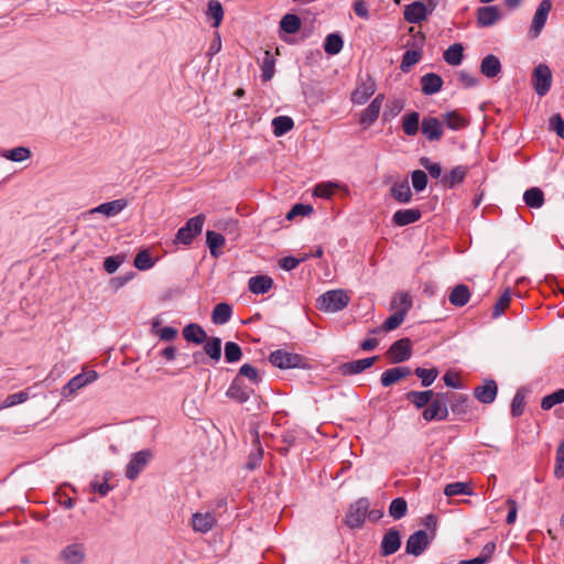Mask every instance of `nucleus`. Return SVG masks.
I'll return each mask as SVG.
<instances>
[{
    "label": "nucleus",
    "mask_w": 564,
    "mask_h": 564,
    "mask_svg": "<svg viewBox=\"0 0 564 564\" xmlns=\"http://www.w3.org/2000/svg\"><path fill=\"white\" fill-rule=\"evenodd\" d=\"M551 9V0H542L538 6L530 30L533 33L534 37L538 36L541 33L542 29L544 28Z\"/></svg>",
    "instance_id": "f3484780"
},
{
    "label": "nucleus",
    "mask_w": 564,
    "mask_h": 564,
    "mask_svg": "<svg viewBox=\"0 0 564 564\" xmlns=\"http://www.w3.org/2000/svg\"><path fill=\"white\" fill-rule=\"evenodd\" d=\"M524 405H525V394L523 392L522 389H519L512 401H511V415L513 417H518L520 415H522L523 411H524Z\"/></svg>",
    "instance_id": "6e6d98bb"
},
{
    "label": "nucleus",
    "mask_w": 564,
    "mask_h": 564,
    "mask_svg": "<svg viewBox=\"0 0 564 564\" xmlns=\"http://www.w3.org/2000/svg\"><path fill=\"white\" fill-rule=\"evenodd\" d=\"M419 162L420 165L429 172L432 178L441 180L443 177L440 163L432 162L427 156H422Z\"/></svg>",
    "instance_id": "bf43d9fd"
},
{
    "label": "nucleus",
    "mask_w": 564,
    "mask_h": 564,
    "mask_svg": "<svg viewBox=\"0 0 564 564\" xmlns=\"http://www.w3.org/2000/svg\"><path fill=\"white\" fill-rule=\"evenodd\" d=\"M532 85L540 97L545 96L550 91L552 86V72L546 64H539L533 68Z\"/></svg>",
    "instance_id": "0eeeda50"
},
{
    "label": "nucleus",
    "mask_w": 564,
    "mask_h": 564,
    "mask_svg": "<svg viewBox=\"0 0 564 564\" xmlns=\"http://www.w3.org/2000/svg\"><path fill=\"white\" fill-rule=\"evenodd\" d=\"M405 319V315L403 312H394L390 315L382 324L381 328L384 332H391L397 329Z\"/></svg>",
    "instance_id": "052dcab7"
},
{
    "label": "nucleus",
    "mask_w": 564,
    "mask_h": 564,
    "mask_svg": "<svg viewBox=\"0 0 564 564\" xmlns=\"http://www.w3.org/2000/svg\"><path fill=\"white\" fill-rule=\"evenodd\" d=\"M349 296L346 291L330 290L322 295H319L316 300V307L326 313H335L344 310L349 303Z\"/></svg>",
    "instance_id": "f257e3e1"
},
{
    "label": "nucleus",
    "mask_w": 564,
    "mask_h": 564,
    "mask_svg": "<svg viewBox=\"0 0 564 564\" xmlns=\"http://www.w3.org/2000/svg\"><path fill=\"white\" fill-rule=\"evenodd\" d=\"M275 58L270 51L264 52L263 61L261 64V78L263 82H269L274 75Z\"/></svg>",
    "instance_id": "a18cd8bd"
},
{
    "label": "nucleus",
    "mask_w": 564,
    "mask_h": 564,
    "mask_svg": "<svg viewBox=\"0 0 564 564\" xmlns=\"http://www.w3.org/2000/svg\"><path fill=\"white\" fill-rule=\"evenodd\" d=\"M301 19L293 13L285 14L280 21V29L288 34L296 33L301 29Z\"/></svg>",
    "instance_id": "c03bdc74"
},
{
    "label": "nucleus",
    "mask_w": 564,
    "mask_h": 564,
    "mask_svg": "<svg viewBox=\"0 0 564 564\" xmlns=\"http://www.w3.org/2000/svg\"><path fill=\"white\" fill-rule=\"evenodd\" d=\"M443 119L445 124L452 130H459L467 126V121L456 111L446 112Z\"/></svg>",
    "instance_id": "864d4df0"
},
{
    "label": "nucleus",
    "mask_w": 564,
    "mask_h": 564,
    "mask_svg": "<svg viewBox=\"0 0 564 564\" xmlns=\"http://www.w3.org/2000/svg\"><path fill=\"white\" fill-rule=\"evenodd\" d=\"M464 47L460 43H454L444 52L443 58L444 61L452 65L457 66L462 63L464 57Z\"/></svg>",
    "instance_id": "58836bf2"
},
{
    "label": "nucleus",
    "mask_w": 564,
    "mask_h": 564,
    "mask_svg": "<svg viewBox=\"0 0 564 564\" xmlns=\"http://www.w3.org/2000/svg\"><path fill=\"white\" fill-rule=\"evenodd\" d=\"M498 392V387L495 380H485L481 386L474 389L475 398L484 404H490L495 401Z\"/></svg>",
    "instance_id": "6ab92c4d"
},
{
    "label": "nucleus",
    "mask_w": 564,
    "mask_h": 564,
    "mask_svg": "<svg viewBox=\"0 0 564 564\" xmlns=\"http://www.w3.org/2000/svg\"><path fill=\"white\" fill-rule=\"evenodd\" d=\"M414 373L421 379L422 387L427 388L435 381L440 371L437 368L426 369L417 367L414 370Z\"/></svg>",
    "instance_id": "8fccbe9b"
},
{
    "label": "nucleus",
    "mask_w": 564,
    "mask_h": 564,
    "mask_svg": "<svg viewBox=\"0 0 564 564\" xmlns=\"http://www.w3.org/2000/svg\"><path fill=\"white\" fill-rule=\"evenodd\" d=\"M225 237L220 232H216L213 230H208L206 234V242L210 250V254L215 258L220 256V251L218 250L225 245Z\"/></svg>",
    "instance_id": "a19ab883"
},
{
    "label": "nucleus",
    "mask_w": 564,
    "mask_h": 564,
    "mask_svg": "<svg viewBox=\"0 0 564 564\" xmlns=\"http://www.w3.org/2000/svg\"><path fill=\"white\" fill-rule=\"evenodd\" d=\"M435 395L433 390L409 391L405 399L415 406V409H425Z\"/></svg>",
    "instance_id": "c85d7f7f"
},
{
    "label": "nucleus",
    "mask_w": 564,
    "mask_h": 564,
    "mask_svg": "<svg viewBox=\"0 0 564 564\" xmlns=\"http://www.w3.org/2000/svg\"><path fill=\"white\" fill-rule=\"evenodd\" d=\"M444 494L447 497L459 496V495H473V489L467 482H452L445 486Z\"/></svg>",
    "instance_id": "09e8293b"
},
{
    "label": "nucleus",
    "mask_w": 564,
    "mask_h": 564,
    "mask_svg": "<svg viewBox=\"0 0 564 564\" xmlns=\"http://www.w3.org/2000/svg\"><path fill=\"white\" fill-rule=\"evenodd\" d=\"M510 302H511V292L509 289H507L501 294V296L499 297L497 303L495 304L494 311H492V317L497 318L500 315H502L505 310L509 306Z\"/></svg>",
    "instance_id": "e2e57ef3"
},
{
    "label": "nucleus",
    "mask_w": 564,
    "mask_h": 564,
    "mask_svg": "<svg viewBox=\"0 0 564 564\" xmlns=\"http://www.w3.org/2000/svg\"><path fill=\"white\" fill-rule=\"evenodd\" d=\"M369 507L370 502L368 498L365 497L350 503L343 520L344 523L350 529L361 528L366 521Z\"/></svg>",
    "instance_id": "f03ea898"
},
{
    "label": "nucleus",
    "mask_w": 564,
    "mask_h": 564,
    "mask_svg": "<svg viewBox=\"0 0 564 564\" xmlns=\"http://www.w3.org/2000/svg\"><path fill=\"white\" fill-rule=\"evenodd\" d=\"M204 221L205 216L203 214L189 218L185 226L177 230L175 236V243H182L185 246L191 245L194 238L202 232Z\"/></svg>",
    "instance_id": "7ed1b4c3"
},
{
    "label": "nucleus",
    "mask_w": 564,
    "mask_h": 564,
    "mask_svg": "<svg viewBox=\"0 0 564 564\" xmlns=\"http://www.w3.org/2000/svg\"><path fill=\"white\" fill-rule=\"evenodd\" d=\"M390 195L395 202L400 204L410 203L412 199V192L408 181L404 180L402 182L393 183L390 188Z\"/></svg>",
    "instance_id": "cd10ccee"
},
{
    "label": "nucleus",
    "mask_w": 564,
    "mask_h": 564,
    "mask_svg": "<svg viewBox=\"0 0 564 564\" xmlns=\"http://www.w3.org/2000/svg\"><path fill=\"white\" fill-rule=\"evenodd\" d=\"M378 357H368L364 359L352 360L348 362H344L339 366V372L343 376H352L365 371L366 369L373 366L377 361Z\"/></svg>",
    "instance_id": "a211bd4d"
},
{
    "label": "nucleus",
    "mask_w": 564,
    "mask_h": 564,
    "mask_svg": "<svg viewBox=\"0 0 564 564\" xmlns=\"http://www.w3.org/2000/svg\"><path fill=\"white\" fill-rule=\"evenodd\" d=\"M468 172V166L457 165L453 167L448 173L443 175L441 178V184L445 188H454L456 185L462 184L465 181Z\"/></svg>",
    "instance_id": "aec40b11"
},
{
    "label": "nucleus",
    "mask_w": 564,
    "mask_h": 564,
    "mask_svg": "<svg viewBox=\"0 0 564 564\" xmlns=\"http://www.w3.org/2000/svg\"><path fill=\"white\" fill-rule=\"evenodd\" d=\"M401 546V535L395 528H391L383 535L380 544V554L389 556L394 554Z\"/></svg>",
    "instance_id": "dca6fc26"
},
{
    "label": "nucleus",
    "mask_w": 564,
    "mask_h": 564,
    "mask_svg": "<svg viewBox=\"0 0 564 564\" xmlns=\"http://www.w3.org/2000/svg\"><path fill=\"white\" fill-rule=\"evenodd\" d=\"M502 17L503 12L498 6H487L477 9V24L481 28L494 25Z\"/></svg>",
    "instance_id": "4468645a"
},
{
    "label": "nucleus",
    "mask_w": 564,
    "mask_h": 564,
    "mask_svg": "<svg viewBox=\"0 0 564 564\" xmlns=\"http://www.w3.org/2000/svg\"><path fill=\"white\" fill-rule=\"evenodd\" d=\"M523 200L531 208H541L544 204V193L539 187H531L524 192Z\"/></svg>",
    "instance_id": "e433bc0d"
},
{
    "label": "nucleus",
    "mask_w": 564,
    "mask_h": 564,
    "mask_svg": "<svg viewBox=\"0 0 564 564\" xmlns=\"http://www.w3.org/2000/svg\"><path fill=\"white\" fill-rule=\"evenodd\" d=\"M294 127V121L291 117L279 116L273 118L272 128L275 137H281L291 131Z\"/></svg>",
    "instance_id": "ea45409f"
},
{
    "label": "nucleus",
    "mask_w": 564,
    "mask_h": 564,
    "mask_svg": "<svg viewBox=\"0 0 564 564\" xmlns=\"http://www.w3.org/2000/svg\"><path fill=\"white\" fill-rule=\"evenodd\" d=\"M86 558V546L82 542H74L64 546L58 555L57 560L62 564H82Z\"/></svg>",
    "instance_id": "6e6552de"
},
{
    "label": "nucleus",
    "mask_w": 564,
    "mask_h": 564,
    "mask_svg": "<svg viewBox=\"0 0 564 564\" xmlns=\"http://www.w3.org/2000/svg\"><path fill=\"white\" fill-rule=\"evenodd\" d=\"M422 213L419 208L399 209L392 216L395 226L403 227L420 220Z\"/></svg>",
    "instance_id": "393cba45"
},
{
    "label": "nucleus",
    "mask_w": 564,
    "mask_h": 564,
    "mask_svg": "<svg viewBox=\"0 0 564 564\" xmlns=\"http://www.w3.org/2000/svg\"><path fill=\"white\" fill-rule=\"evenodd\" d=\"M270 362L280 369H292L304 367V358L294 352L276 349L269 356Z\"/></svg>",
    "instance_id": "423d86ee"
},
{
    "label": "nucleus",
    "mask_w": 564,
    "mask_h": 564,
    "mask_svg": "<svg viewBox=\"0 0 564 564\" xmlns=\"http://www.w3.org/2000/svg\"><path fill=\"white\" fill-rule=\"evenodd\" d=\"M151 453L149 451H140L131 457L126 468V477L129 480L138 478L140 473L145 468Z\"/></svg>",
    "instance_id": "f8f14e48"
},
{
    "label": "nucleus",
    "mask_w": 564,
    "mask_h": 564,
    "mask_svg": "<svg viewBox=\"0 0 564 564\" xmlns=\"http://www.w3.org/2000/svg\"><path fill=\"white\" fill-rule=\"evenodd\" d=\"M242 357V350L240 346L235 341H227L225 344V359L227 362H237Z\"/></svg>",
    "instance_id": "5fc2aeb1"
},
{
    "label": "nucleus",
    "mask_w": 564,
    "mask_h": 564,
    "mask_svg": "<svg viewBox=\"0 0 564 564\" xmlns=\"http://www.w3.org/2000/svg\"><path fill=\"white\" fill-rule=\"evenodd\" d=\"M429 543L430 541L426 531L419 530L409 536L405 544V551L408 554L419 556L426 550Z\"/></svg>",
    "instance_id": "2eb2a0df"
},
{
    "label": "nucleus",
    "mask_w": 564,
    "mask_h": 564,
    "mask_svg": "<svg viewBox=\"0 0 564 564\" xmlns=\"http://www.w3.org/2000/svg\"><path fill=\"white\" fill-rule=\"evenodd\" d=\"M412 186L416 193H420L426 188L427 185V175L422 170H414L411 173Z\"/></svg>",
    "instance_id": "13d9d810"
},
{
    "label": "nucleus",
    "mask_w": 564,
    "mask_h": 564,
    "mask_svg": "<svg viewBox=\"0 0 564 564\" xmlns=\"http://www.w3.org/2000/svg\"><path fill=\"white\" fill-rule=\"evenodd\" d=\"M448 416L447 399L445 393H437L423 410L422 417L426 422L444 421Z\"/></svg>",
    "instance_id": "20e7f679"
},
{
    "label": "nucleus",
    "mask_w": 564,
    "mask_h": 564,
    "mask_svg": "<svg viewBox=\"0 0 564 564\" xmlns=\"http://www.w3.org/2000/svg\"><path fill=\"white\" fill-rule=\"evenodd\" d=\"M412 297L408 292H398L391 300V308L395 312H403L406 316L412 308Z\"/></svg>",
    "instance_id": "f704fd0d"
},
{
    "label": "nucleus",
    "mask_w": 564,
    "mask_h": 564,
    "mask_svg": "<svg viewBox=\"0 0 564 564\" xmlns=\"http://www.w3.org/2000/svg\"><path fill=\"white\" fill-rule=\"evenodd\" d=\"M28 399H29V392L26 390L9 394L4 399L3 404L0 406V409L14 406L17 404L25 402Z\"/></svg>",
    "instance_id": "0e129e2a"
},
{
    "label": "nucleus",
    "mask_w": 564,
    "mask_h": 564,
    "mask_svg": "<svg viewBox=\"0 0 564 564\" xmlns=\"http://www.w3.org/2000/svg\"><path fill=\"white\" fill-rule=\"evenodd\" d=\"M344 46L343 37L339 33H330L326 36L324 42V51L328 55L338 54Z\"/></svg>",
    "instance_id": "79ce46f5"
},
{
    "label": "nucleus",
    "mask_w": 564,
    "mask_h": 564,
    "mask_svg": "<svg viewBox=\"0 0 564 564\" xmlns=\"http://www.w3.org/2000/svg\"><path fill=\"white\" fill-rule=\"evenodd\" d=\"M216 524V518L212 512H195L192 516V528L195 532L207 533Z\"/></svg>",
    "instance_id": "b1692460"
},
{
    "label": "nucleus",
    "mask_w": 564,
    "mask_h": 564,
    "mask_svg": "<svg viewBox=\"0 0 564 564\" xmlns=\"http://www.w3.org/2000/svg\"><path fill=\"white\" fill-rule=\"evenodd\" d=\"M204 343V352L213 360L219 361L221 358V339L219 337H208Z\"/></svg>",
    "instance_id": "37998d69"
},
{
    "label": "nucleus",
    "mask_w": 564,
    "mask_h": 564,
    "mask_svg": "<svg viewBox=\"0 0 564 564\" xmlns=\"http://www.w3.org/2000/svg\"><path fill=\"white\" fill-rule=\"evenodd\" d=\"M98 379V373L95 370L83 371L82 373L73 377L62 389L64 397H70L82 388L89 383L95 382Z\"/></svg>",
    "instance_id": "1a4fd4ad"
},
{
    "label": "nucleus",
    "mask_w": 564,
    "mask_h": 564,
    "mask_svg": "<svg viewBox=\"0 0 564 564\" xmlns=\"http://www.w3.org/2000/svg\"><path fill=\"white\" fill-rule=\"evenodd\" d=\"M443 79L438 74L427 73L421 77V89L424 95L431 96L442 89Z\"/></svg>",
    "instance_id": "bb28decb"
},
{
    "label": "nucleus",
    "mask_w": 564,
    "mask_h": 564,
    "mask_svg": "<svg viewBox=\"0 0 564 564\" xmlns=\"http://www.w3.org/2000/svg\"><path fill=\"white\" fill-rule=\"evenodd\" d=\"M383 100L384 95L378 94L368 105V107L361 111L359 116V123L364 127V129L369 128L376 122L379 117Z\"/></svg>",
    "instance_id": "9b49d317"
},
{
    "label": "nucleus",
    "mask_w": 564,
    "mask_h": 564,
    "mask_svg": "<svg viewBox=\"0 0 564 564\" xmlns=\"http://www.w3.org/2000/svg\"><path fill=\"white\" fill-rule=\"evenodd\" d=\"M470 291L465 284L456 285L448 295V301L452 305L462 307L469 302Z\"/></svg>",
    "instance_id": "473e14b6"
},
{
    "label": "nucleus",
    "mask_w": 564,
    "mask_h": 564,
    "mask_svg": "<svg viewBox=\"0 0 564 564\" xmlns=\"http://www.w3.org/2000/svg\"><path fill=\"white\" fill-rule=\"evenodd\" d=\"M427 7L424 2L414 1L405 6L403 11L404 20L409 23H420L426 19Z\"/></svg>",
    "instance_id": "4be33fe9"
},
{
    "label": "nucleus",
    "mask_w": 564,
    "mask_h": 564,
    "mask_svg": "<svg viewBox=\"0 0 564 564\" xmlns=\"http://www.w3.org/2000/svg\"><path fill=\"white\" fill-rule=\"evenodd\" d=\"M421 53L414 50H408L402 56L400 68L403 73H408L410 68L419 63Z\"/></svg>",
    "instance_id": "4d7b16f0"
},
{
    "label": "nucleus",
    "mask_w": 564,
    "mask_h": 564,
    "mask_svg": "<svg viewBox=\"0 0 564 564\" xmlns=\"http://www.w3.org/2000/svg\"><path fill=\"white\" fill-rule=\"evenodd\" d=\"M408 512L406 500L402 497L395 498L389 506V514L395 520H400L405 517Z\"/></svg>",
    "instance_id": "de8ad7c7"
},
{
    "label": "nucleus",
    "mask_w": 564,
    "mask_h": 564,
    "mask_svg": "<svg viewBox=\"0 0 564 564\" xmlns=\"http://www.w3.org/2000/svg\"><path fill=\"white\" fill-rule=\"evenodd\" d=\"M183 337L188 343L203 344L208 337L204 328L195 323L186 325L183 329Z\"/></svg>",
    "instance_id": "7c9ffc66"
},
{
    "label": "nucleus",
    "mask_w": 564,
    "mask_h": 564,
    "mask_svg": "<svg viewBox=\"0 0 564 564\" xmlns=\"http://www.w3.org/2000/svg\"><path fill=\"white\" fill-rule=\"evenodd\" d=\"M127 206V202L124 199H115L111 202H107L100 204L99 206L89 210L90 214L100 213L106 215L107 217H112L122 212Z\"/></svg>",
    "instance_id": "c756f323"
},
{
    "label": "nucleus",
    "mask_w": 564,
    "mask_h": 564,
    "mask_svg": "<svg viewBox=\"0 0 564 564\" xmlns=\"http://www.w3.org/2000/svg\"><path fill=\"white\" fill-rule=\"evenodd\" d=\"M90 490L93 492L99 494L100 497H106L112 489L113 486L109 485L106 481H99L98 476H95V478L90 481Z\"/></svg>",
    "instance_id": "69168bd1"
},
{
    "label": "nucleus",
    "mask_w": 564,
    "mask_h": 564,
    "mask_svg": "<svg viewBox=\"0 0 564 564\" xmlns=\"http://www.w3.org/2000/svg\"><path fill=\"white\" fill-rule=\"evenodd\" d=\"M236 377L242 380L247 378L252 384H258L262 380L258 369L249 364L242 365Z\"/></svg>",
    "instance_id": "603ef678"
},
{
    "label": "nucleus",
    "mask_w": 564,
    "mask_h": 564,
    "mask_svg": "<svg viewBox=\"0 0 564 564\" xmlns=\"http://www.w3.org/2000/svg\"><path fill=\"white\" fill-rule=\"evenodd\" d=\"M232 315V308L227 303H218L212 313V321L216 325H224L229 322Z\"/></svg>",
    "instance_id": "c9c22d12"
},
{
    "label": "nucleus",
    "mask_w": 564,
    "mask_h": 564,
    "mask_svg": "<svg viewBox=\"0 0 564 564\" xmlns=\"http://www.w3.org/2000/svg\"><path fill=\"white\" fill-rule=\"evenodd\" d=\"M155 261L148 249L139 251L133 260V265L140 271L151 269Z\"/></svg>",
    "instance_id": "49530a36"
},
{
    "label": "nucleus",
    "mask_w": 564,
    "mask_h": 564,
    "mask_svg": "<svg viewBox=\"0 0 564 564\" xmlns=\"http://www.w3.org/2000/svg\"><path fill=\"white\" fill-rule=\"evenodd\" d=\"M421 130L429 141H438L443 137V127L436 117H424Z\"/></svg>",
    "instance_id": "412c9836"
},
{
    "label": "nucleus",
    "mask_w": 564,
    "mask_h": 564,
    "mask_svg": "<svg viewBox=\"0 0 564 564\" xmlns=\"http://www.w3.org/2000/svg\"><path fill=\"white\" fill-rule=\"evenodd\" d=\"M451 409L454 414L463 415L466 414L469 410L468 405V397L459 395L451 403Z\"/></svg>",
    "instance_id": "338daca9"
},
{
    "label": "nucleus",
    "mask_w": 564,
    "mask_h": 564,
    "mask_svg": "<svg viewBox=\"0 0 564 564\" xmlns=\"http://www.w3.org/2000/svg\"><path fill=\"white\" fill-rule=\"evenodd\" d=\"M479 68L484 76L495 78L501 73L502 66L496 55L489 54L481 59Z\"/></svg>",
    "instance_id": "a878e982"
},
{
    "label": "nucleus",
    "mask_w": 564,
    "mask_h": 564,
    "mask_svg": "<svg viewBox=\"0 0 564 564\" xmlns=\"http://www.w3.org/2000/svg\"><path fill=\"white\" fill-rule=\"evenodd\" d=\"M564 402V388L558 389L545 397L541 401V408L544 411L551 410L553 406Z\"/></svg>",
    "instance_id": "3c124183"
},
{
    "label": "nucleus",
    "mask_w": 564,
    "mask_h": 564,
    "mask_svg": "<svg viewBox=\"0 0 564 564\" xmlns=\"http://www.w3.org/2000/svg\"><path fill=\"white\" fill-rule=\"evenodd\" d=\"M402 130L408 137H414L420 130V113L411 111L402 117Z\"/></svg>",
    "instance_id": "72a5a7b5"
},
{
    "label": "nucleus",
    "mask_w": 564,
    "mask_h": 564,
    "mask_svg": "<svg viewBox=\"0 0 564 564\" xmlns=\"http://www.w3.org/2000/svg\"><path fill=\"white\" fill-rule=\"evenodd\" d=\"M208 14L214 20L213 25L216 28L219 26L224 17L221 3L217 0H210L208 2Z\"/></svg>",
    "instance_id": "680f3d73"
},
{
    "label": "nucleus",
    "mask_w": 564,
    "mask_h": 564,
    "mask_svg": "<svg viewBox=\"0 0 564 564\" xmlns=\"http://www.w3.org/2000/svg\"><path fill=\"white\" fill-rule=\"evenodd\" d=\"M376 82L370 74L358 76L356 88L351 93L350 100L354 105H364L375 94Z\"/></svg>",
    "instance_id": "39448f33"
},
{
    "label": "nucleus",
    "mask_w": 564,
    "mask_h": 564,
    "mask_svg": "<svg viewBox=\"0 0 564 564\" xmlns=\"http://www.w3.org/2000/svg\"><path fill=\"white\" fill-rule=\"evenodd\" d=\"M412 354L411 340L401 338L395 340L389 348L388 355L395 364L404 362L410 359Z\"/></svg>",
    "instance_id": "ddd939ff"
},
{
    "label": "nucleus",
    "mask_w": 564,
    "mask_h": 564,
    "mask_svg": "<svg viewBox=\"0 0 564 564\" xmlns=\"http://www.w3.org/2000/svg\"><path fill=\"white\" fill-rule=\"evenodd\" d=\"M554 475L558 479L564 477V440L561 442L556 449V464L554 468Z\"/></svg>",
    "instance_id": "774afa93"
},
{
    "label": "nucleus",
    "mask_w": 564,
    "mask_h": 564,
    "mask_svg": "<svg viewBox=\"0 0 564 564\" xmlns=\"http://www.w3.org/2000/svg\"><path fill=\"white\" fill-rule=\"evenodd\" d=\"M412 373L410 367H393L381 373L380 383L382 387H390L399 380L409 377Z\"/></svg>",
    "instance_id": "5701e85b"
},
{
    "label": "nucleus",
    "mask_w": 564,
    "mask_h": 564,
    "mask_svg": "<svg viewBox=\"0 0 564 564\" xmlns=\"http://www.w3.org/2000/svg\"><path fill=\"white\" fill-rule=\"evenodd\" d=\"M254 390L252 387L245 384L243 380L235 377L226 391V395L237 403H246Z\"/></svg>",
    "instance_id": "9d476101"
},
{
    "label": "nucleus",
    "mask_w": 564,
    "mask_h": 564,
    "mask_svg": "<svg viewBox=\"0 0 564 564\" xmlns=\"http://www.w3.org/2000/svg\"><path fill=\"white\" fill-rule=\"evenodd\" d=\"M273 285V280L269 275H256L249 279L248 288L253 294H265Z\"/></svg>",
    "instance_id": "2f4dec72"
},
{
    "label": "nucleus",
    "mask_w": 564,
    "mask_h": 564,
    "mask_svg": "<svg viewBox=\"0 0 564 564\" xmlns=\"http://www.w3.org/2000/svg\"><path fill=\"white\" fill-rule=\"evenodd\" d=\"M32 155L31 150L26 147H17L10 150H3L0 152V156L12 161V162H23L30 159Z\"/></svg>",
    "instance_id": "4c0bfd02"
}]
</instances>
